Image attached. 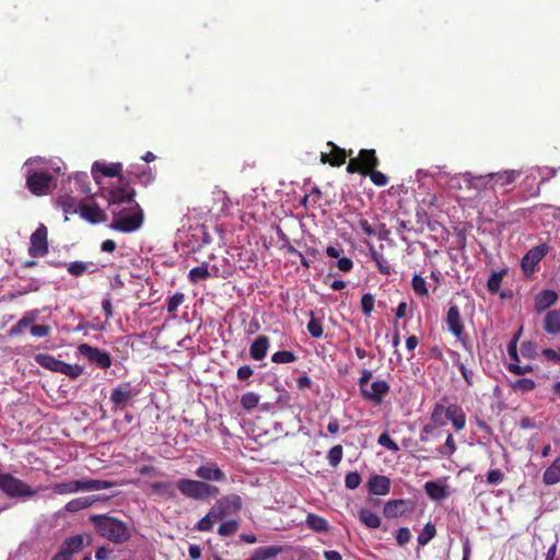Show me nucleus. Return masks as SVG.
<instances>
[{"label":"nucleus","instance_id":"obj_1","mask_svg":"<svg viewBox=\"0 0 560 560\" xmlns=\"http://www.w3.org/2000/svg\"><path fill=\"white\" fill-rule=\"evenodd\" d=\"M90 521L101 537L114 544H124L131 537L129 526L116 517L106 514H95L90 516Z\"/></svg>","mask_w":560,"mask_h":560},{"label":"nucleus","instance_id":"obj_2","mask_svg":"<svg viewBox=\"0 0 560 560\" xmlns=\"http://www.w3.org/2000/svg\"><path fill=\"white\" fill-rule=\"evenodd\" d=\"M114 485V482L107 480L82 478L79 480L55 483L51 489L57 494H70L79 491H100L108 489Z\"/></svg>","mask_w":560,"mask_h":560},{"label":"nucleus","instance_id":"obj_3","mask_svg":"<svg viewBox=\"0 0 560 560\" xmlns=\"http://www.w3.org/2000/svg\"><path fill=\"white\" fill-rule=\"evenodd\" d=\"M371 378L372 371L363 370L362 375L359 378L361 394L364 399L371 400L375 404H381L384 396H386L389 392V385L384 380H377L373 383H370Z\"/></svg>","mask_w":560,"mask_h":560},{"label":"nucleus","instance_id":"obj_4","mask_svg":"<svg viewBox=\"0 0 560 560\" xmlns=\"http://www.w3.org/2000/svg\"><path fill=\"white\" fill-rule=\"evenodd\" d=\"M176 487L182 494L194 500H205L219 493V489L214 486L186 478L179 479Z\"/></svg>","mask_w":560,"mask_h":560},{"label":"nucleus","instance_id":"obj_5","mask_svg":"<svg viewBox=\"0 0 560 560\" xmlns=\"http://www.w3.org/2000/svg\"><path fill=\"white\" fill-rule=\"evenodd\" d=\"M0 490L10 498L28 499L37 491L10 474H0Z\"/></svg>","mask_w":560,"mask_h":560},{"label":"nucleus","instance_id":"obj_6","mask_svg":"<svg viewBox=\"0 0 560 560\" xmlns=\"http://www.w3.org/2000/svg\"><path fill=\"white\" fill-rule=\"evenodd\" d=\"M445 323L452 335L460 342L465 349H469L468 335L465 332V325L460 315L459 307L451 304L445 317Z\"/></svg>","mask_w":560,"mask_h":560},{"label":"nucleus","instance_id":"obj_7","mask_svg":"<svg viewBox=\"0 0 560 560\" xmlns=\"http://www.w3.org/2000/svg\"><path fill=\"white\" fill-rule=\"evenodd\" d=\"M465 190L468 192L467 199L480 198L486 190L490 189L491 178L487 175H474L465 172L460 175Z\"/></svg>","mask_w":560,"mask_h":560},{"label":"nucleus","instance_id":"obj_8","mask_svg":"<svg viewBox=\"0 0 560 560\" xmlns=\"http://www.w3.org/2000/svg\"><path fill=\"white\" fill-rule=\"evenodd\" d=\"M55 182L54 175L48 172L34 171L26 178V187L35 196L47 195Z\"/></svg>","mask_w":560,"mask_h":560},{"label":"nucleus","instance_id":"obj_9","mask_svg":"<svg viewBox=\"0 0 560 560\" xmlns=\"http://www.w3.org/2000/svg\"><path fill=\"white\" fill-rule=\"evenodd\" d=\"M135 211L131 214L120 215L110 224V228L124 233L137 231L143 223V212L138 203L135 205Z\"/></svg>","mask_w":560,"mask_h":560},{"label":"nucleus","instance_id":"obj_10","mask_svg":"<svg viewBox=\"0 0 560 560\" xmlns=\"http://www.w3.org/2000/svg\"><path fill=\"white\" fill-rule=\"evenodd\" d=\"M48 254V230L40 223L31 235L28 255L33 258L44 257Z\"/></svg>","mask_w":560,"mask_h":560},{"label":"nucleus","instance_id":"obj_11","mask_svg":"<svg viewBox=\"0 0 560 560\" xmlns=\"http://www.w3.org/2000/svg\"><path fill=\"white\" fill-rule=\"evenodd\" d=\"M78 352L100 369L107 370L112 365L110 354L100 348L82 343L78 347Z\"/></svg>","mask_w":560,"mask_h":560},{"label":"nucleus","instance_id":"obj_12","mask_svg":"<svg viewBox=\"0 0 560 560\" xmlns=\"http://www.w3.org/2000/svg\"><path fill=\"white\" fill-rule=\"evenodd\" d=\"M378 165L375 150L363 149L359 152L358 158H352V173H360L366 176Z\"/></svg>","mask_w":560,"mask_h":560},{"label":"nucleus","instance_id":"obj_13","mask_svg":"<svg viewBox=\"0 0 560 560\" xmlns=\"http://www.w3.org/2000/svg\"><path fill=\"white\" fill-rule=\"evenodd\" d=\"M548 246L546 244L537 245L530 248L522 258L521 267L526 277L530 276L539 261L547 255Z\"/></svg>","mask_w":560,"mask_h":560},{"label":"nucleus","instance_id":"obj_14","mask_svg":"<svg viewBox=\"0 0 560 560\" xmlns=\"http://www.w3.org/2000/svg\"><path fill=\"white\" fill-rule=\"evenodd\" d=\"M129 180L120 176L119 178V185L116 187H113L108 191L107 200L109 203L113 205H121L125 202H131L135 199L136 191L135 189H129Z\"/></svg>","mask_w":560,"mask_h":560},{"label":"nucleus","instance_id":"obj_15","mask_svg":"<svg viewBox=\"0 0 560 560\" xmlns=\"http://www.w3.org/2000/svg\"><path fill=\"white\" fill-rule=\"evenodd\" d=\"M343 253V247L338 243L327 246L326 255L330 258L338 259V261L329 264V272L326 276L325 283L328 282L329 278L334 277V267H337L340 271H350V258L342 256Z\"/></svg>","mask_w":560,"mask_h":560},{"label":"nucleus","instance_id":"obj_16","mask_svg":"<svg viewBox=\"0 0 560 560\" xmlns=\"http://www.w3.org/2000/svg\"><path fill=\"white\" fill-rule=\"evenodd\" d=\"M138 394V388L132 387L129 382L124 383L113 388L110 393V401L117 408L124 409L128 405V402Z\"/></svg>","mask_w":560,"mask_h":560},{"label":"nucleus","instance_id":"obj_17","mask_svg":"<svg viewBox=\"0 0 560 560\" xmlns=\"http://www.w3.org/2000/svg\"><path fill=\"white\" fill-rule=\"evenodd\" d=\"M521 175V172L515 170H506L502 172L489 173L488 176L491 178L490 189L495 191L502 189L508 191V187L512 185Z\"/></svg>","mask_w":560,"mask_h":560},{"label":"nucleus","instance_id":"obj_18","mask_svg":"<svg viewBox=\"0 0 560 560\" xmlns=\"http://www.w3.org/2000/svg\"><path fill=\"white\" fill-rule=\"evenodd\" d=\"M415 509V504L410 500H390L384 505L383 514L387 518L398 517L406 512H411Z\"/></svg>","mask_w":560,"mask_h":560},{"label":"nucleus","instance_id":"obj_19","mask_svg":"<svg viewBox=\"0 0 560 560\" xmlns=\"http://www.w3.org/2000/svg\"><path fill=\"white\" fill-rule=\"evenodd\" d=\"M431 422L423 427V433L432 434L438 428L447 424V407L440 402L435 404L431 412Z\"/></svg>","mask_w":560,"mask_h":560},{"label":"nucleus","instance_id":"obj_20","mask_svg":"<svg viewBox=\"0 0 560 560\" xmlns=\"http://www.w3.org/2000/svg\"><path fill=\"white\" fill-rule=\"evenodd\" d=\"M327 147L329 148V151L320 153L322 163H328L331 166H340L343 164L347 156L346 151L332 142H327Z\"/></svg>","mask_w":560,"mask_h":560},{"label":"nucleus","instance_id":"obj_21","mask_svg":"<svg viewBox=\"0 0 560 560\" xmlns=\"http://www.w3.org/2000/svg\"><path fill=\"white\" fill-rule=\"evenodd\" d=\"M108 499H109L108 495H95V494L80 497V498H75V499L69 501L66 504L65 509L68 512H78L80 510H83V509H86V508L93 505L95 502L106 501Z\"/></svg>","mask_w":560,"mask_h":560},{"label":"nucleus","instance_id":"obj_22","mask_svg":"<svg viewBox=\"0 0 560 560\" xmlns=\"http://www.w3.org/2000/svg\"><path fill=\"white\" fill-rule=\"evenodd\" d=\"M122 165L120 163L106 164L103 162H95L92 166V174L95 182H98L97 173L106 177H119L121 176Z\"/></svg>","mask_w":560,"mask_h":560},{"label":"nucleus","instance_id":"obj_23","mask_svg":"<svg viewBox=\"0 0 560 560\" xmlns=\"http://www.w3.org/2000/svg\"><path fill=\"white\" fill-rule=\"evenodd\" d=\"M269 345H270V340L267 336H265V335L258 336L250 345V348H249L250 357L256 361L262 360L267 355Z\"/></svg>","mask_w":560,"mask_h":560},{"label":"nucleus","instance_id":"obj_24","mask_svg":"<svg viewBox=\"0 0 560 560\" xmlns=\"http://www.w3.org/2000/svg\"><path fill=\"white\" fill-rule=\"evenodd\" d=\"M368 488L373 494L385 495L389 492L390 480L386 476L376 475L370 478Z\"/></svg>","mask_w":560,"mask_h":560},{"label":"nucleus","instance_id":"obj_25","mask_svg":"<svg viewBox=\"0 0 560 560\" xmlns=\"http://www.w3.org/2000/svg\"><path fill=\"white\" fill-rule=\"evenodd\" d=\"M196 476L209 481H222L225 480L224 472L217 465L200 466L196 470Z\"/></svg>","mask_w":560,"mask_h":560},{"label":"nucleus","instance_id":"obj_26","mask_svg":"<svg viewBox=\"0 0 560 560\" xmlns=\"http://www.w3.org/2000/svg\"><path fill=\"white\" fill-rule=\"evenodd\" d=\"M447 421H451L456 431H460L466 425V416L462 407L456 404L447 406Z\"/></svg>","mask_w":560,"mask_h":560},{"label":"nucleus","instance_id":"obj_27","mask_svg":"<svg viewBox=\"0 0 560 560\" xmlns=\"http://www.w3.org/2000/svg\"><path fill=\"white\" fill-rule=\"evenodd\" d=\"M377 226L378 224L373 221L370 222L368 219L359 218L355 226L357 234H362L364 236V242L370 246V238H373L377 235Z\"/></svg>","mask_w":560,"mask_h":560},{"label":"nucleus","instance_id":"obj_28","mask_svg":"<svg viewBox=\"0 0 560 560\" xmlns=\"http://www.w3.org/2000/svg\"><path fill=\"white\" fill-rule=\"evenodd\" d=\"M80 215L91 223H100L105 219L104 212L97 205H81L79 208Z\"/></svg>","mask_w":560,"mask_h":560},{"label":"nucleus","instance_id":"obj_29","mask_svg":"<svg viewBox=\"0 0 560 560\" xmlns=\"http://www.w3.org/2000/svg\"><path fill=\"white\" fill-rule=\"evenodd\" d=\"M217 504L220 505V509L222 512H224V515L236 513L242 508V500L241 497L237 494H231L228 497H224L217 501Z\"/></svg>","mask_w":560,"mask_h":560},{"label":"nucleus","instance_id":"obj_30","mask_svg":"<svg viewBox=\"0 0 560 560\" xmlns=\"http://www.w3.org/2000/svg\"><path fill=\"white\" fill-rule=\"evenodd\" d=\"M39 313L40 312L38 310H32V311L26 312L23 315V317L15 325H13L10 328L9 335L16 336V335L22 334L24 328H26L27 326H30L32 323H34L37 319V317L39 316Z\"/></svg>","mask_w":560,"mask_h":560},{"label":"nucleus","instance_id":"obj_31","mask_svg":"<svg viewBox=\"0 0 560 560\" xmlns=\"http://www.w3.org/2000/svg\"><path fill=\"white\" fill-rule=\"evenodd\" d=\"M558 300V294L552 290L541 291L535 300V307L537 312H542L553 305Z\"/></svg>","mask_w":560,"mask_h":560},{"label":"nucleus","instance_id":"obj_32","mask_svg":"<svg viewBox=\"0 0 560 560\" xmlns=\"http://www.w3.org/2000/svg\"><path fill=\"white\" fill-rule=\"evenodd\" d=\"M544 329L550 335L560 332V310L549 311L546 314Z\"/></svg>","mask_w":560,"mask_h":560},{"label":"nucleus","instance_id":"obj_33","mask_svg":"<svg viewBox=\"0 0 560 560\" xmlns=\"http://www.w3.org/2000/svg\"><path fill=\"white\" fill-rule=\"evenodd\" d=\"M84 546V536L83 535H74L71 537H68L61 545L60 549L62 551H66L69 553V556L72 558V556L80 550H82Z\"/></svg>","mask_w":560,"mask_h":560},{"label":"nucleus","instance_id":"obj_34","mask_svg":"<svg viewBox=\"0 0 560 560\" xmlns=\"http://www.w3.org/2000/svg\"><path fill=\"white\" fill-rule=\"evenodd\" d=\"M281 546L260 547L254 550L252 556L246 560H268L282 552Z\"/></svg>","mask_w":560,"mask_h":560},{"label":"nucleus","instance_id":"obj_35","mask_svg":"<svg viewBox=\"0 0 560 560\" xmlns=\"http://www.w3.org/2000/svg\"><path fill=\"white\" fill-rule=\"evenodd\" d=\"M35 361L40 366L50 370L52 372H59L61 360H58L51 354L38 353L35 355Z\"/></svg>","mask_w":560,"mask_h":560},{"label":"nucleus","instance_id":"obj_36","mask_svg":"<svg viewBox=\"0 0 560 560\" xmlns=\"http://www.w3.org/2000/svg\"><path fill=\"white\" fill-rule=\"evenodd\" d=\"M542 480L546 485H555L560 481V457H556L553 463L546 469Z\"/></svg>","mask_w":560,"mask_h":560},{"label":"nucleus","instance_id":"obj_37","mask_svg":"<svg viewBox=\"0 0 560 560\" xmlns=\"http://www.w3.org/2000/svg\"><path fill=\"white\" fill-rule=\"evenodd\" d=\"M305 524L308 528L317 533L327 532L329 527L328 522L324 517L313 513L306 515Z\"/></svg>","mask_w":560,"mask_h":560},{"label":"nucleus","instance_id":"obj_38","mask_svg":"<svg viewBox=\"0 0 560 560\" xmlns=\"http://www.w3.org/2000/svg\"><path fill=\"white\" fill-rule=\"evenodd\" d=\"M211 276L209 271V264L202 262L200 266L194 267L188 272V280L191 283H197L200 280H206Z\"/></svg>","mask_w":560,"mask_h":560},{"label":"nucleus","instance_id":"obj_39","mask_svg":"<svg viewBox=\"0 0 560 560\" xmlns=\"http://www.w3.org/2000/svg\"><path fill=\"white\" fill-rule=\"evenodd\" d=\"M57 205L66 214H75L79 211L77 199L70 195H62L58 198Z\"/></svg>","mask_w":560,"mask_h":560},{"label":"nucleus","instance_id":"obj_40","mask_svg":"<svg viewBox=\"0 0 560 560\" xmlns=\"http://www.w3.org/2000/svg\"><path fill=\"white\" fill-rule=\"evenodd\" d=\"M424 490L427 494L433 500H442L447 495L445 487L435 481H428L424 485Z\"/></svg>","mask_w":560,"mask_h":560},{"label":"nucleus","instance_id":"obj_41","mask_svg":"<svg viewBox=\"0 0 560 560\" xmlns=\"http://www.w3.org/2000/svg\"><path fill=\"white\" fill-rule=\"evenodd\" d=\"M370 252L371 257L373 261H375L380 272L383 275H389L392 269L389 262L383 257L382 254L376 252V249L372 245H370Z\"/></svg>","mask_w":560,"mask_h":560},{"label":"nucleus","instance_id":"obj_42","mask_svg":"<svg viewBox=\"0 0 560 560\" xmlns=\"http://www.w3.org/2000/svg\"><path fill=\"white\" fill-rule=\"evenodd\" d=\"M359 517L368 527L377 528L381 525V518L375 513L369 510H361L359 512Z\"/></svg>","mask_w":560,"mask_h":560},{"label":"nucleus","instance_id":"obj_43","mask_svg":"<svg viewBox=\"0 0 560 560\" xmlns=\"http://www.w3.org/2000/svg\"><path fill=\"white\" fill-rule=\"evenodd\" d=\"M504 275L505 270L492 272L487 281V289L490 293L495 294L499 292Z\"/></svg>","mask_w":560,"mask_h":560},{"label":"nucleus","instance_id":"obj_44","mask_svg":"<svg viewBox=\"0 0 560 560\" xmlns=\"http://www.w3.org/2000/svg\"><path fill=\"white\" fill-rule=\"evenodd\" d=\"M411 287L416 295L428 296L429 291L427 288V281L420 275H415L411 279Z\"/></svg>","mask_w":560,"mask_h":560},{"label":"nucleus","instance_id":"obj_45","mask_svg":"<svg viewBox=\"0 0 560 560\" xmlns=\"http://www.w3.org/2000/svg\"><path fill=\"white\" fill-rule=\"evenodd\" d=\"M298 357L294 352L289 350H280L271 355V361L277 364L295 362Z\"/></svg>","mask_w":560,"mask_h":560},{"label":"nucleus","instance_id":"obj_46","mask_svg":"<svg viewBox=\"0 0 560 560\" xmlns=\"http://www.w3.org/2000/svg\"><path fill=\"white\" fill-rule=\"evenodd\" d=\"M59 373L69 376L70 378H77L83 373V368L78 364H69L67 362L61 361Z\"/></svg>","mask_w":560,"mask_h":560},{"label":"nucleus","instance_id":"obj_47","mask_svg":"<svg viewBox=\"0 0 560 560\" xmlns=\"http://www.w3.org/2000/svg\"><path fill=\"white\" fill-rule=\"evenodd\" d=\"M436 534L435 526L432 523H427L422 532L418 535V544L425 546Z\"/></svg>","mask_w":560,"mask_h":560},{"label":"nucleus","instance_id":"obj_48","mask_svg":"<svg viewBox=\"0 0 560 560\" xmlns=\"http://www.w3.org/2000/svg\"><path fill=\"white\" fill-rule=\"evenodd\" d=\"M259 404V396L255 393H246L241 397V405L246 410H252Z\"/></svg>","mask_w":560,"mask_h":560},{"label":"nucleus","instance_id":"obj_49","mask_svg":"<svg viewBox=\"0 0 560 560\" xmlns=\"http://www.w3.org/2000/svg\"><path fill=\"white\" fill-rule=\"evenodd\" d=\"M455 364L458 368L463 378L465 380L468 386L474 385V372L471 369H468L466 363L462 362L459 359L455 360Z\"/></svg>","mask_w":560,"mask_h":560},{"label":"nucleus","instance_id":"obj_50","mask_svg":"<svg viewBox=\"0 0 560 560\" xmlns=\"http://www.w3.org/2000/svg\"><path fill=\"white\" fill-rule=\"evenodd\" d=\"M375 298L371 293H365L361 299V310L365 316H370L374 310Z\"/></svg>","mask_w":560,"mask_h":560},{"label":"nucleus","instance_id":"obj_51","mask_svg":"<svg viewBox=\"0 0 560 560\" xmlns=\"http://www.w3.org/2000/svg\"><path fill=\"white\" fill-rule=\"evenodd\" d=\"M185 295L182 292H177L172 295L167 301V312L170 314H175L178 306L184 303Z\"/></svg>","mask_w":560,"mask_h":560},{"label":"nucleus","instance_id":"obj_52","mask_svg":"<svg viewBox=\"0 0 560 560\" xmlns=\"http://www.w3.org/2000/svg\"><path fill=\"white\" fill-rule=\"evenodd\" d=\"M237 528H238V523L236 521H228V522L222 523L219 526L218 533L221 536H231L236 533Z\"/></svg>","mask_w":560,"mask_h":560},{"label":"nucleus","instance_id":"obj_53","mask_svg":"<svg viewBox=\"0 0 560 560\" xmlns=\"http://www.w3.org/2000/svg\"><path fill=\"white\" fill-rule=\"evenodd\" d=\"M366 175L370 176L371 182L375 186L383 187L388 183V177L384 173L376 171L375 168L371 171V173H368Z\"/></svg>","mask_w":560,"mask_h":560},{"label":"nucleus","instance_id":"obj_54","mask_svg":"<svg viewBox=\"0 0 560 560\" xmlns=\"http://www.w3.org/2000/svg\"><path fill=\"white\" fill-rule=\"evenodd\" d=\"M307 331L312 337L319 338L323 335L322 323L312 316L311 320L307 324Z\"/></svg>","mask_w":560,"mask_h":560},{"label":"nucleus","instance_id":"obj_55","mask_svg":"<svg viewBox=\"0 0 560 560\" xmlns=\"http://www.w3.org/2000/svg\"><path fill=\"white\" fill-rule=\"evenodd\" d=\"M535 386L536 383L532 378H520L513 384L514 389L523 393L533 390Z\"/></svg>","mask_w":560,"mask_h":560},{"label":"nucleus","instance_id":"obj_56","mask_svg":"<svg viewBox=\"0 0 560 560\" xmlns=\"http://www.w3.org/2000/svg\"><path fill=\"white\" fill-rule=\"evenodd\" d=\"M86 264L83 261H73L68 266V272L73 277H80L86 271Z\"/></svg>","mask_w":560,"mask_h":560},{"label":"nucleus","instance_id":"obj_57","mask_svg":"<svg viewBox=\"0 0 560 560\" xmlns=\"http://www.w3.org/2000/svg\"><path fill=\"white\" fill-rule=\"evenodd\" d=\"M378 443L386 447L388 451L396 452L398 451V445L396 442L389 436L388 433L384 432L378 438Z\"/></svg>","mask_w":560,"mask_h":560},{"label":"nucleus","instance_id":"obj_58","mask_svg":"<svg viewBox=\"0 0 560 560\" xmlns=\"http://www.w3.org/2000/svg\"><path fill=\"white\" fill-rule=\"evenodd\" d=\"M131 175H135L137 178H139V180L144 184V185H148L150 184L152 180H153V173H152V170L151 167L147 166L142 172L138 173V172H133V171H130L129 172Z\"/></svg>","mask_w":560,"mask_h":560},{"label":"nucleus","instance_id":"obj_59","mask_svg":"<svg viewBox=\"0 0 560 560\" xmlns=\"http://www.w3.org/2000/svg\"><path fill=\"white\" fill-rule=\"evenodd\" d=\"M51 329L48 325H33L31 327V334L37 338H44L49 336Z\"/></svg>","mask_w":560,"mask_h":560},{"label":"nucleus","instance_id":"obj_60","mask_svg":"<svg viewBox=\"0 0 560 560\" xmlns=\"http://www.w3.org/2000/svg\"><path fill=\"white\" fill-rule=\"evenodd\" d=\"M206 516H208L212 521V523L220 522L225 517L224 512H222L220 505H218L217 503L210 509Z\"/></svg>","mask_w":560,"mask_h":560},{"label":"nucleus","instance_id":"obj_61","mask_svg":"<svg viewBox=\"0 0 560 560\" xmlns=\"http://www.w3.org/2000/svg\"><path fill=\"white\" fill-rule=\"evenodd\" d=\"M411 538L410 530L407 527H400L397 530L396 540L399 546L406 545Z\"/></svg>","mask_w":560,"mask_h":560},{"label":"nucleus","instance_id":"obj_62","mask_svg":"<svg viewBox=\"0 0 560 560\" xmlns=\"http://www.w3.org/2000/svg\"><path fill=\"white\" fill-rule=\"evenodd\" d=\"M521 352L526 358H533L536 352V345L532 341H525L521 346Z\"/></svg>","mask_w":560,"mask_h":560},{"label":"nucleus","instance_id":"obj_63","mask_svg":"<svg viewBox=\"0 0 560 560\" xmlns=\"http://www.w3.org/2000/svg\"><path fill=\"white\" fill-rule=\"evenodd\" d=\"M152 488L162 493H167L170 497H174L175 492L172 488V485L168 482H155Z\"/></svg>","mask_w":560,"mask_h":560},{"label":"nucleus","instance_id":"obj_64","mask_svg":"<svg viewBox=\"0 0 560 560\" xmlns=\"http://www.w3.org/2000/svg\"><path fill=\"white\" fill-rule=\"evenodd\" d=\"M542 357L548 361L560 363V351L558 352L553 349L546 348L542 350Z\"/></svg>","mask_w":560,"mask_h":560}]
</instances>
